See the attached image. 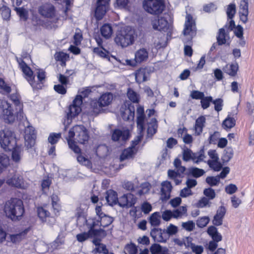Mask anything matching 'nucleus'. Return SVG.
<instances>
[{"label":"nucleus","instance_id":"obj_9","mask_svg":"<svg viewBox=\"0 0 254 254\" xmlns=\"http://www.w3.org/2000/svg\"><path fill=\"white\" fill-rule=\"evenodd\" d=\"M113 99V94L110 93H106L102 94L98 101L93 100L91 102L90 105L94 114L100 113L103 107L109 105Z\"/></svg>","mask_w":254,"mask_h":254},{"label":"nucleus","instance_id":"obj_37","mask_svg":"<svg viewBox=\"0 0 254 254\" xmlns=\"http://www.w3.org/2000/svg\"><path fill=\"white\" fill-rule=\"evenodd\" d=\"M37 212L39 219L43 222H46L47 219L50 218V212L42 207L37 208Z\"/></svg>","mask_w":254,"mask_h":254},{"label":"nucleus","instance_id":"obj_5","mask_svg":"<svg viewBox=\"0 0 254 254\" xmlns=\"http://www.w3.org/2000/svg\"><path fill=\"white\" fill-rule=\"evenodd\" d=\"M96 217L95 218H89L86 220V225L92 227L93 229L96 226H102L105 227L110 225L113 221V218L110 217L101 211L100 206H97L95 208Z\"/></svg>","mask_w":254,"mask_h":254},{"label":"nucleus","instance_id":"obj_11","mask_svg":"<svg viewBox=\"0 0 254 254\" xmlns=\"http://www.w3.org/2000/svg\"><path fill=\"white\" fill-rule=\"evenodd\" d=\"M143 7L149 13L158 14L164 10L165 6L162 0H144Z\"/></svg>","mask_w":254,"mask_h":254},{"label":"nucleus","instance_id":"obj_25","mask_svg":"<svg viewBox=\"0 0 254 254\" xmlns=\"http://www.w3.org/2000/svg\"><path fill=\"white\" fill-rule=\"evenodd\" d=\"M121 115L123 120L132 121L134 116V109L133 106L122 107L121 109Z\"/></svg>","mask_w":254,"mask_h":254},{"label":"nucleus","instance_id":"obj_41","mask_svg":"<svg viewBox=\"0 0 254 254\" xmlns=\"http://www.w3.org/2000/svg\"><path fill=\"white\" fill-rule=\"evenodd\" d=\"M54 57L57 61L61 62V65L64 66L65 65V62L69 59V56L62 52H57L55 55Z\"/></svg>","mask_w":254,"mask_h":254},{"label":"nucleus","instance_id":"obj_63","mask_svg":"<svg viewBox=\"0 0 254 254\" xmlns=\"http://www.w3.org/2000/svg\"><path fill=\"white\" fill-rule=\"evenodd\" d=\"M208 164L210 168L217 171H219L222 167L221 163L219 162V160L208 161Z\"/></svg>","mask_w":254,"mask_h":254},{"label":"nucleus","instance_id":"obj_45","mask_svg":"<svg viewBox=\"0 0 254 254\" xmlns=\"http://www.w3.org/2000/svg\"><path fill=\"white\" fill-rule=\"evenodd\" d=\"M163 248L160 245L154 244L149 248L148 254H163Z\"/></svg>","mask_w":254,"mask_h":254},{"label":"nucleus","instance_id":"obj_52","mask_svg":"<svg viewBox=\"0 0 254 254\" xmlns=\"http://www.w3.org/2000/svg\"><path fill=\"white\" fill-rule=\"evenodd\" d=\"M150 189V185L148 183L142 184L139 190H138V194L139 195H145L148 193Z\"/></svg>","mask_w":254,"mask_h":254},{"label":"nucleus","instance_id":"obj_26","mask_svg":"<svg viewBox=\"0 0 254 254\" xmlns=\"http://www.w3.org/2000/svg\"><path fill=\"white\" fill-rule=\"evenodd\" d=\"M172 185L168 181H164L161 184V199L167 200L170 197V192L172 190Z\"/></svg>","mask_w":254,"mask_h":254},{"label":"nucleus","instance_id":"obj_54","mask_svg":"<svg viewBox=\"0 0 254 254\" xmlns=\"http://www.w3.org/2000/svg\"><path fill=\"white\" fill-rule=\"evenodd\" d=\"M209 221L208 216L199 217L196 221V225L199 228H203L208 224Z\"/></svg>","mask_w":254,"mask_h":254},{"label":"nucleus","instance_id":"obj_50","mask_svg":"<svg viewBox=\"0 0 254 254\" xmlns=\"http://www.w3.org/2000/svg\"><path fill=\"white\" fill-rule=\"evenodd\" d=\"M128 99L134 103H137L139 101V95L133 90L128 89L127 93Z\"/></svg>","mask_w":254,"mask_h":254},{"label":"nucleus","instance_id":"obj_43","mask_svg":"<svg viewBox=\"0 0 254 254\" xmlns=\"http://www.w3.org/2000/svg\"><path fill=\"white\" fill-rule=\"evenodd\" d=\"M180 173H181L180 172L177 173L175 171L171 170H169L168 171V177L170 179L174 180L176 185L179 184L182 182V177Z\"/></svg>","mask_w":254,"mask_h":254},{"label":"nucleus","instance_id":"obj_59","mask_svg":"<svg viewBox=\"0 0 254 254\" xmlns=\"http://www.w3.org/2000/svg\"><path fill=\"white\" fill-rule=\"evenodd\" d=\"M233 156V151L231 148H227L225 150L223 156V160L225 162H228Z\"/></svg>","mask_w":254,"mask_h":254},{"label":"nucleus","instance_id":"obj_21","mask_svg":"<svg viewBox=\"0 0 254 254\" xmlns=\"http://www.w3.org/2000/svg\"><path fill=\"white\" fill-rule=\"evenodd\" d=\"M203 156L200 155L196 156L189 149H184L183 153V159L185 161L192 160L194 163H198L203 159Z\"/></svg>","mask_w":254,"mask_h":254},{"label":"nucleus","instance_id":"obj_32","mask_svg":"<svg viewBox=\"0 0 254 254\" xmlns=\"http://www.w3.org/2000/svg\"><path fill=\"white\" fill-rule=\"evenodd\" d=\"M26 234V231H24L17 234H10L7 237V240L13 243H18L24 239Z\"/></svg>","mask_w":254,"mask_h":254},{"label":"nucleus","instance_id":"obj_42","mask_svg":"<svg viewBox=\"0 0 254 254\" xmlns=\"http://www.w3.org/2000/svg\"><path fill=\"white\" fill-rule=\"evenodd\" d=\"M137 248L136 246L130 242L126 245L124 248V254H136Z\"/></svg>","mask_w":254,"mask_h":254},{"label":"nucleus","instance_id":"obj_34","mask_svg":"<svg viewBox=\"0 0 254 254\" xmlns=\"http://www.w3.org/2000/svg\"><path fill=\"white\" fill-rule=\"evenodd\" d=\"M147 133L149 136H152L156 133L157 128V121L155 118L150 119V121H147Z\"/></svg>","mask_w":254,"mask_h":254},{"label":"nucleus","instance_id":"obj_57","mask_svg":"<svg viewBox=\"0 0 254 254\" xmlns=\"http://www.w3.org/2000/svg\"><path fill=\"white\" fill-rule=\"evenodd\" d=\"M236 13V5L231 3L228 6L227 9V14L229 18L232 19Z\"/></svg>","mask_w":254,"mask_h":254},{"label":"nucleus","instance_id":"obj_39","mask_svg":"<svg viewBox=\"0 0 254 254\" xmlns=\"http://www.w3.org/2000/svg\"><path fill=\"white\" fill-rule=\"evenodd\" d=\"M93 243L95 246L94 250L97 252L103 254H107L108 253V250L106 246L102 244H100L99 240L94 239L93 240Z\"/></svg>","mask_w":254,"mask_h":254},{"label":"nucleus","instance_id":"obj_4","mask_svg":"<svg viewBox=\"0 0 254 254\" xmlns=\"http://www.w3.org/2000/svg\"><path fill=\"white\" fill-rule=\"evenodd\" d=\"M134 30L129 26H124L118 30L115 38V43L124 48L133 44Z\"/></svg>","mask_w":254,"mask_h":254},{"label":"nucleus","instance_id":"obj_23","mask_svg":"<svg viewBox=\"0 0 254 254\" xmlns=\"http://www.w3.org/2000/svg\"><path fill=\"white\" fill-rule=\"evenodd\" d=\"M129 136L128 130L115 129L112 133V138L114 141H125L128 138Z\"/></svg>","mask_w":254,"mask_h":254},{"label":"nucleus","instance_id":"obj_29","mask_svg":"<svg viewBox=\"0 0 254 254\" xmlns=\"http://www.w3.org/2000/svg\"><path fill=\"white\" fill-rule=\"evenodd\" d=\"M207 234L215 242H220L222 239L221 234L218 232L217 229L214 226H209L207 230Z\"/></svg>","mask_w":254,"mask_h":254},{"label":"nucleus","instance_id":"obj_6","mask_svg":"<svg viewBox=\"0 0 254 254\" xmlns=\"http://www.w3.org/2000/svg\"><path fill=\"white\" fill-rule=\"evenodd\" d=\"M172 19L168 14L154 19L151 21L152 28L156 30L170 32L172 28Z\"/></svg>","mask_w":254,"mask_h":254},{"label":"nucleus","instance_id":"obj_47","mask_svg":"<svg viewBox=\"0 0 254 254\" xmlns=\"http://www.w3.org/2000/svg\"><path fill=\"white\" fill-rule=\"evenodd\" d=\"M187 212V208L186 206H181L178 209L174 211V218H178L186 215Z\"/></svg>","mask_w":254,"mask_h":254},{"label":"nucleus","instance_id":"obj_56","mask_svg":"<svg viewBox=\"0 0 254 254\" xmlns=\"http://www.w3.org/2000/svg\"><path fill=\"white\" fill-rule=\"evenodd\" d=\"M203 194L208 199H213L216 197L215 191L211 188L204 189Z\"/></svg>","mask_w":254,"mask_h":254},{"label":"nucleus","instance_id":"obj_28","mask_svg":"<svg viewBox=\"0 0 254 254\" xmlns=\"http://www.w3.org/2000/svg\"><path fill=\"white\" fill-rule=\"evenodd\" d=\"M137 126L139 133L144 129V109L142 107L139 106L137 109Z\"/></svg>","mask_w":254,"mask_h":254},{"label":"nucleus","instance_id":"obj_64","mask_svg":"<svg viewBox=\"0 0 254 254\" xmlns=\"http://www.w3.org/2000/svg\"><path fill=\"white\" fill-rule=\"evenodd\" d=\"M210 204L211 203L207 198L203 197L199 199L197 205L198 207L203 208L206 206L209 207L210 206Z\"/></svg>","mask_w":254,"mask_h":254},{"label":"nucleus","instance_id":"obj_51","mask_svg":"<svg viewBox=\"0 0 254 254\" xmlns=\"http://www.w3.org/2000/svg\"><path fill=\"white\" fill-rule=\"evenodd\" d=\"M15 10L19 16L20 19L26 20L28 17V10L23 7H15Z\"/></svg>","mask_w":254,"mask_h":254},{"label":"nucleus","instance_id":"obj_58","mask_svg":"<svg viewBox=\"0 0 254 254\" xmlns=\"http://www.w3.org/2000/svg\"><path fill=\"white\" fill-rule=\"evenodd\" d=\"M36 74L40 83H42L45 79L46 74L45 71L42 69L38 68L36 69Z\"/></svg>","mask_w":254,"mask_h":254},{"label":"nucleus","instance_id":"obj_55","mask_svg":"<svg viewBox=\"0 0 254 254\" xmlns=\"http://www.w3.org/2000/svg\"><path fill=\"white\" fill-rule=\"evenodd\" d=\"M189 172L191 175L196 178H198L202 176L205 173V171L203 169H199L197 168H190Z\"/></svg>","mask_w":254,"mask_h":254},{"label":"nucleus","instance_id":"obj_60","mask_svg":"<svg viewBox=\"0 0 254 254\" xmlns=\"http://www.w3.org/2000/svg\"><path fill=\"white\" fill-rule=\"evenodd\" d=\"M219 177H208L206 179V183L211 186H216L219 183Z\"/></svg>","mask_w":254,"mask_h":254},{"label":"nucleus","instance_id":"obj_49","mask_svg":"<svg viewBox=\"0 0 254 254\" xmlns=\"http://www.w3.org/2000/svg\"><path fill=\"white\" fill-rule=\"evenodd\" d=\"M77 160L81 165H84L88 168L92 167L90 161L81 154L78 155L77 156Z\"/></svg>","mask_w":254,"mask_h":254},{"label":"nucleus","instance_id":"obj_10","mask_svg":"<svg viewBox=\"0 0 254 254\" xmlns=\"http://www.w3.org/2000/svg\"><path fill=\"white\" fill-rule=\"evenodd\" d=\"M0 144L5 150H10L16 144L14 133L8 129L0 132Z\"/></svg>","mask_w":254,"mask_h":254},{"label":"nucleus","instance_id":"obj_40","mask_svg":"<svg viewBox=\"0 0 254 254\" xmlns=\"http://www.w3.org/2000/svg\"><path fill=\"white\" fill-rule=\"evenodd\" d=\"M148 221L151 226H158L160 223V214L159 212L153 213L149 217Z\"/></svg>","mask_w":254,"mask_h":254},{"label":"nucleus","instance_id":"obj_44","mask_svg":"<svg viewBox=\"0 0 254 254\" xmlns=\"http://www.w3.org/2000/svg\"><path fill=\"white\" fill-rule=\"evenodd\" d=\"M228 38V36L226 34L225 30L223 28L220 29L217 38L218 44L219 45L225 44Z\"/></svg>","mask_w":254,"mask_h":254},{"label":"nucleus","instance_id":"obj_19","mask_svg":"<svg viewBox=\"0 0 254 254\" xmlns=\"http://www.w3.org/2000/svg\"><path fill=\"white\" fill-rule=\"evenodd\" d=\"M151 70L148 67L140 68L135 72L136 81L139 83L149 79Z\"/></svg>","mask_w":254,"mask_h":254},{"label":"nucleus","instance_id":"obj_53","mask_svg":"<svg viewBox=\"0 0 254 254\" xmlns=\"http://www.w3.org/2000/svg\"><path fill=\"white\" fill-rule=\"evenodd\" d=\"M119 62L124 65H128L131 67H135L137 65V63L135 59H123L119 60Z\"/></svg>","mask_w":254,"mask_h":254},{"label":"nucleus","instance_id":"obj_61","mask_svg":"<svg viewBox=\"0 0 254 254\" xmlns=\"http://www.w3.org/2000/svg\"><path fill=\"white\" fill-rule=\"evenodd\" d=\"M165 230L167 235H168L169 238L170 236L175 235L177 233L178 228L177 226L170 224Z\"/></svg>","mask_w":254,"mask_h":254},{"label":"nucleus","instance_id":"obj_30","mask_svg":"<svg viewBox=\"0 0 254 254\" xmlns=\"http://www.w3.org/2000/svg\"><path fill=\"white\" fill-rule=\"evenodd\" d=\"M106 199L110 205H113L118 203L119 199L118 198L117 193L113 190H109L107 192Z\"/></svg>","mask_w":254,"mask_h":254},{"label":"nucleus","instance_id":"obj_33","mask_svg":"<svg viewBox=\"0 0 254 254\" xmlns=\"http://www.w3.org/2000/svg\"><path fill=\"white\" fill-rule=\"evenodd\" d=\"M205 123V118L203 116L199 117L195 122L194 126L195 134L199 135L202 132L203 128Z\"/></svg>","mask_w":254,"mask_h":254},{"label":"nucleus","instance_id":"obj_2","mask_svg":"<svg viewBox=\"0 0 254 254\" xmlns=\"http://www.w3.org/2000/svg\"><path fill=\"white\" fill-rule=\"evenodd\" d=\"M3 211L5 215L12 221L20 220L24 212L22 201L17 198H12L4 204Z\"/></svg>","mask_w":254,"mask_h":254},{"label":"nucleus","instance_id":"obj_17","mask_svg":"<svg viewBox=\"0 0 254 254\" xmlns=\"http://www.w3.org/2000/svg\"><path fill=\"white\" fill-rule=\"evenodd\" d=\"M137 201V198L132 193L124 194L119 198L118 204L122 207L129 208L133 206Z\"/></svg>","mask_w":254,"mask_h":254},{"label":"nucleus","instance_id":"obj_15","mask_svg":"<svg viewBox=\"0 0 254 254\" xmlns=\"http://www.w3.org/2000/svg\"><path fill=\"white\" fill-rule=\"evenodd\" d=\"M38 11L44 17L58 19L55 7L51 3H45L41 5L38 8Z\"/></svg>","mask_w":254,"mask_h":254},{"label":"nucleus","instance_id":"obj_1","mask_svg":"<svg viewBox=\"0 0 254 254\" xmlns=\"http://www.w3.org/2000/svg\"><path fill=\"white\" fill-rule=\"evenodd\" d=\"M69 147L75 153H79L80 148L76 143L85 144L89 139L87 129L82 125H76L69 128L65 136Z\"/></svg>","mask_w":254,"mask_h":254},{"label":"nucleus","instance_id":"obj_7","mask_svg":"<svg viewBox=\"0 0 254 254\" xmlns=\"http://www.w3.org/2000/svg\"><path fill=\"white\" fill-rule=\"evenodd\" d=\"M195 23L192 17L190 14H187L183 31V40L185 43H187L192 39L195 35Z\"/></svg>","mask_w":254,"mask_h":254},{"label":"nucleus","instance_id":"obj_62","mask_svg":"<svg viewBox=\"0 0 254 254\" xmlns=\"http://www.w3.org/2000/svg\"><path fill=\"white\" fill-rule=\"evenodd\" d=\"M220 134L219 132L215 131L210 135L209 137V142L210 144H215L217 143L220 138Z\"/></svg>","mask_w":254,"mask_h":254},{"label":"nucleus","instance_id":"obj_8","mask_svg":"<svg viewBox=\"0 0 254 254\" xmlns=\"http://www.w3.org/2000/svg\"><path fill=\"white\" fill-rule=\"evenodd\" d=\"M82 104V97L80 95H76L72 102V104L69 107V112L67 114V119L64 123L65 131L67 129V125L71 123L72 119L77 116L81 112V106Z\"/></svg>","mask_w":254,"mask_h":254},{"label":"nucleus","instance_id":"obj_46","mask_svg":"<svg viewBox=\"0 0 254 254\" xmlns=\"http://www.w3.org/2000/svg\"><path fill=\"white\" fill-rule=\"evenodd\" d=\"M9 163V159L7 155L4 154L0 155V173L8 165Z\"/></svg>","mask_w":254,"mask_h":254},{"label":"nucleus","instance_id":"obj_48","mask_svg":"<svg viewBox=\"0 0 254 254\" xmlns=\"http://www.w3.org/2000/svg\"><path fill=\"white\" fill-rule=\"evenodd\" d=\"M140 209L144 214H147L152 211V206L149 202L145 201L141 204Z\"/></svg>","mask_w":254,"mask_h":254},{"label":"nucleus","instance_id":"obj_24","mask_svg":"<svg viewBox=\"0 0 254 254\" xmlns=\"http://www.w3.org/2000/svg\"><path fill=\"white\" fill-rule=\"evenodd\" d=\"M88 226L90 228L88 233H82L76 235V239L78 242H83L87 240L89 238L97 235L98 232L95 231L92 227L89 226ZM99 232L102 233L103 236H105L106 235L105 232L101 230Z\"/></svg>","mask_w":254,"mask_h":254},{"label":"nucleus","instance_id":"obj_18","mask_svg":"<svg viewBox=\"0 0 254 254\" xmlns=\"http://www.w3.org/2000/svg\"><path fill=\"white\" fill-rule=\"evenodd\" d=\"M36 135L34 128L28 126L25 129V144L27 148H31L35 143Z\"/></svg>","mask_w":254,"mask_h":254},{"label":"nucleus","instance_id":"obj_20","mask_svg":"<svg viewBox=\"0 0 254 254\" xmlns=\"http://www.w3.org/2000/svg\"><path fill=\"white\" fill-rule=\"evenodd\" d=\"M150 235L155 241L159 242H165L168 239V235L165 230L154 228L151 231Z\"/></svg>","mask_w":254,"mask_h":254},{"label":"nucleus","instance_id":"obj_3","mask_svg":"<svg viewBox=\"0 0 254 254\" xmlns=\"http://www.w3.org/2000/svg\"><path fill=\"white\" fill-rule=\"evenodd\" d=\"M1 117L6 123H13L18 117L22 116V107L20 104L11 105L7 101H3L1 103Z\"/></svg>","mask_w":254,"mask_h":254},{"label":"nucleus","instance_id":"obj_16","mask_svg":"<svg viewBox=\"0 0 254 254\" xmlns=\"http://www.w3.org/2000/svg\"><path fill=\"white\" fill-rule=\"evenodd\" d=\"M142 137V135L140 134L138 135L136 139H134L132 141V145L131 147H128L125 149L122 153L120 156L121 161H124L127 159H129L133 157L135 154L137 149L135 147V145H137L138 142L140 141Z\"/></svg>","mask_w":254,"mask_h":254},{"label":"nucleus","instance_id":"obj_38","mask_svg":"<svg viewBox=\"0 0 254 254\" xmlns=\"http://www.w3.org/2000/svg\"><path fill=\"white\" fill-rule=\"evenodd\" d=\"M236 125V120L234 118L228 115L222 123V127L226 130L230 129Z\"/></svg>","mask_w":254,"mask_h":254},{"label":"nucleus","instance_id":"obj_13","mask_svg":"<svg viewBox=\"0 0 254 254\" xmlns=\"http://www.w3.org/2000/svg\"><path fill=\"white\" fill-rule=\"evenodd\" d=\"M19 66L22 71L24 76L28 82L34 88H40L41 86L40 84L36 83L34 81L35 77L31 68L22 60H17Z\"/></svg>","mask_w":254,"mask_h":254},{"label":"nucleus","instance_id":"obj_22","mask_svg":"<svg viewBox=\"0 0 254 254\" xmlns=\"http://www.w3.org/2000/svg\"><path fill=\"white\" fill-rule=\"evenodd\" d=\"M226 213V208L224 206H220L217 210L216 213L214 216L212 223L214 225L219 226L222 225L223 218Z\"/></svg>","mask_w":254,"mask_h":254},{"label":"nucleus","instance_id":"obj_31","mask_svg":"<svg viewBox=\"0 0 254 254\" xmlns=\"http://www.w3.org/2000/svg\"><path fill=\"white\" fill-rule=\"evenodd\" d=\"M148 58V53L144 49H141L137 51L135 54V59L137 64L146 61Z\"/></svg>","mask_w":254,"mask_h":254},{"label":"nucleus","instance_id":"obj_27","mask_svg":"<svg viewBox=\"0 0 254 254\" xmlns=\"http://www.w3.org/2000/svg\"><path fill=\"white\" fill-rule=\"evenodd\" d=\"M11 157L12 160L15 163H19L21 160L23 155V149L20 145L16 144L11 148Z\"/></svg>","mask_w":254,"mask_h":254},{"label":"nucleus","instance_id":"obj_12","mask_svg":"<svg viewBox=\"0 0 254 254\" xmlns=\"http://www.w3.org/2000/svg\"><path fill=\"white\" fill-rule=\"evenodd\" d=\"M5 182L8 186L18 188L25 189L28 187V184L23 180L22 177L15 172L8 175Z\"/></svg>","mask_w":254,"mask_h":254},{"label":"nucleus","instance_id":"obj_35","mask_svg":"<svg viewBox=\"0 0 254 254\" xmlns=\"http://www.w3.org/2000/svg\"><path fill=\"white\" fill-rule=\"evenodd\" d=\"M238 64L237 63H232L227 64L224 68V71L230 76H235L238 70Z\"/></svg>","mask_w":254,"mask_h":254},{"label":"nucleus","instance_id":"obj_14","mask_svg":"<svg viewBox=\"0 0 254 254\" xmlns=\"http://www.w3.org/2000/svg\"><path fill=\"white\" fill-rule=\"evenodd\" d=\"M110 0H97L94 16L98 20L103 18L109 8Z\"/></svg>","mask_w":254,"mask_h":254},{"label":"nucleus","instance_id":"obj_36","mask_svg":"<svg viewBox=\"0 0 254 254\" xmlns=\"http://www.w3.org/2000/svg\"><path fill=\"white\" fill-rule=\"evenodd\" d=\"M100 31L102 35L106 39L111 37L113 34L112 27L109 24L103 25L100 28Z\"/></svg>","mask_w":254,"mask_h":254}]
</instances>
